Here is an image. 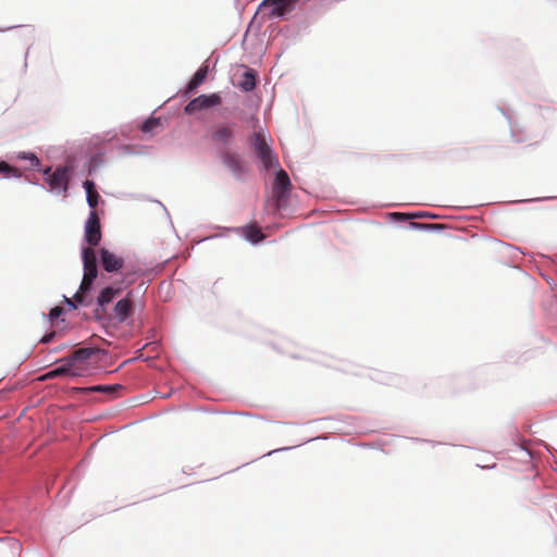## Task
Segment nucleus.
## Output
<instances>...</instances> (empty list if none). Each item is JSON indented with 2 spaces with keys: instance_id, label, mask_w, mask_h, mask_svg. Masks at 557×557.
Returning <instances> with one entry per match:
<instances>
[{
  "instance_id": "f257e3e1",
  "label": "nucleus",
  "mask_w": 557,
  "mask_h": 557,
  "mask_svg": "<svg viewBox=\"0 0 557 557\" xmlns=\"http://www.w3.org/2000/svg\"><path fill=\"white\" fill-rule=\"evenodd\" d=\"M251 145L256 156L260 159L265 170L278 166V160L261 133H255L251 137Z\"/></svg>"
},
{
  "instance_id": "f03ea898",
  "label": "nucleus",
  "mask_w": 557,
  "mask_h": 557,
  "mask_svg": "<svg viewBox=\"0 0 557 557\" xmlns=\"http://www.w3.org/2000/svg\"><path fill=\"white\" fill-rule=\"evenodd\" d=\"M44 174L47 176L46 183L49 185L51 190L66 194L70 181L67 168L58 166L53 172H51V168H47L44 170Z\"/></svg>"
},
{
  "instance_id": "7ed1b4c3",
  "label": "nucleus",
  "mask_w": 557,
  "mask_h": 557,
  "mask_svg": "<svg viewBox=\"0 0 557 557\" xmlns=\"http://www.w3.org/2000/svg\"><path fill=\"white\" fill-rule=\"evenodd\" d=\"M222 99L218 94L201 95L189 101L184 111L187 114H194L198 111L206 110L221 103Z\"/></svg>"
},
{
  "instance_id": "20e7f679",
  "label": "nucleus",
  "mask_w": 557,
  "mask_h": 557,
  "mask_svg": "<svg viewBox=\"0 0 557 557\" xmlns=\"http://www.w3.org/2000/svg\"><path fill=\"white\" fill-rule=\"evenodd\" d=\"M85 239L90 246H97L101 240L100 219L97 211H90L86 221Z\"/></svg>"
},
{
  "instance_id": "39448f33",
  "label": "nucleus",
  "mask_w": 557,
  "mask_h": 557,
  "mask_svg": "<svg viewBox=\"0 0 557 557\" xmlns=\"http://www.w3.org/2000/svg\"><path fill=\"white\" fill-rule=\"evenodd\" d=\"M296 1L297 0H264L261 3L260 9H270V16L280 17L289 13L294 9Z\"/></svg>"
},
{
  "instance_id": "423d86ee",
  "label": "nucleus",
  "mask_w": 557,
  "mask_h": 557,
  "mask_svg": "<svg viewBox=\"0 0 557 557\" xmlns=\"http://www.w3.org/2000/svg\"><path fill=\"white\" fill-rule=\"evenodd\" d=\"M98 274L90 275L88 273H84L79 289L74 295L73 300L66 299L67 304L72 306L74 309L77 308V305L87 306L90 301L86 299V294L90 290L94 281L96 280Z\"/></svg>"
},
{
  "instance_id": "0eeeda50",
  "label": "nucleus",
  "mask_w": 557,
  "mask_h": 557,
  "mask_svg": "<svg viewBox=\"0 0 557 557\" xmlns=\"http://www.w3.org/2000/svg\"><path fill=\"white\" fill-rule=\"evenodd\" d=\"M235 138V131L233 126L221 123L213 127L211 133V140L214 144H220L223 146H227L233 143Z\"/></svg>"
},
{
  "instance_id": "6e6552de",
  "label": "nucleus",
  "mask_w": 557,
  "mask_h": 557,
  "mask_svg": "<svg viewBox=\"0 0 557 557\" xmlns=\"http://www.w3.org/2000/svg\"><path fill=\"white\" fill-rule=\"evenodd\" d=\"M290 186L292 184L288 174L286 171L280 170L276 173L273 184V196L277 203H280L286 197V193L289 190Z\"/></svg>"
},
{
  "instance_id": "1a4fd4ad",
  "label": "nucleus",
  "mask_w": 557,
  "mask_h": 557,
  "mask_svg": "<svg viewBox=\"0 0 557 557\" xmlns=\"http://www.w3.org/2000/svg\"><path fill=\"white\" fill-rule=\"evenodd\" d=\"M100 259L102 268L110 273L119 272L124 265L123 258L116 256L106 248L100 249Z\"/></svg>"
},
{
  "instance_id": "9d476101",
  "label": "nucleus",
  "mask_w": 557,
  "mask_h": 557,
  "mask_svg": "<svg viewBox=\"0 0 557 557\" xmlns=\"http://www.w3.org/2000/svg\"><path fill=\"white\" fill-rule=\"evenodd\" d=\"M64 363L61 367H58L49 372H47L41 380H51L59 376H78L81 375V370L77 368H73V364L69 362L66 358L63 359Z\"/></svg>"
},
{
  "instance_id": "9b49d317",
  "label": "nucleus",
  "mask_w": 557,
  "mask_h": 557,
  "mask_svg": "<svg viewBox=\"0 0 557 557\" xmlns=\"http://www.w3.org/2000/svg\"><path fill=\"white\" fill-rule=\"evenodd\" d=\"M224 165L236 176L240 177L244 173V166L239 156L232 151H224L221 154Z\"/></svg>"
},
{
  "instance_id": "f8f14e48",
  "label": "nucleus",
  "mask_w": 557,
  "mask_h": 557,
  "mask_svg": "<svg viewBox=\"0 0 557 557\" xmlns=\"http://www.w3.org/2000/svg\"><path fill=\"white\" fill-rule=\"evenodd\" d=\"M132 292L121 300H119L114 307L115 317L120 322H124L134 310L133 300L131 298Z\"/></svg>"
},
{
  "instance_id": "ddd939ff",
  "label": "nucleus",
  "mask_w": 557,
  "mask_h": 557,
  "mask_svg": "<svg viewBox=\"0 0 557 557\" xmlns=\"http://www.w3.org/2000/svg\"><path fill=\"white\" fill-rule=\"evenodd\" d=\"M83 264H84V273H88L90 275L98 274L97 269V257L92 247H86L82 252Z\"/></svg>"
},
{
  "instance_id": "4468645a",
  "label": "nucleus",
  "mask_w": 557,
  "mask_h": 557,
  "mask_svg": "<svg viewBox=\"0 0 557 557\" xmlns=\"http://www.w3.org/2000/svg\"><path fill=\"white\" fill-rule=\"evenodd\" d=\"M96 352L97 350L95 348H79L75 350L71 356L66 357V359L73 364V368H76V363L88 360Z\"/></svg>"
},
{
  "instance_id": "2eb2a0df",
  "label": "nucleus",
  "mask_w": 557,
  "mask_h": 557,
  "mask_svg": "<svg viewBox=\"0 0 557 557\" xmlns=\"http://www.w3.org/2000/svg\"><path fill=\"white\" fill-rule=\"evenodd\" d=\"M123 389V386L120 384H113V385H94L88 387H78L76 391L79 393L88 394V393H104L108 395L113 394L116 391Z\"/></svg>"
},
{
  "instance_id": "dca6fc26",
  "label": "nucleus",
  "mask_w": 557,
  "mask_h": 557,
  "mask_svg": "<svg viewBox=\"0 0 557 557\" xmlns=\"http://www.w3.org/2000/svg\"><path fill=\"white\" fill-rule=\"evenodd\" d=\"M122 289L120 287L108 286L100 292L97 298V304L100 307H104L106 305L110 304L117 295H120Z\"/></svg>"
},
{
  "instance_id": "f3484780",
  "label": "nucleus",
  "mask_w": 557,
  "mask_h": 557,
  "mask_svg": "<svg viewBox=\"0 0 557 557\" xmlns=\"http://www.w3.org/2000/svg\"><path fill=\"white\" fill-rule=\"evenodd\" d=\"M243 232H244V235L246 236V238L253 244H257L264 238V235H263L261 228L256 224L245 226L243 228Z\"/></svg>"
},
{
  "instance_id": "a211bd4d",
  "label": "nucleus",
  "mask_w": 557,
  "mask_h": 557,
  "mask_svg": "<svg viewBox=\"0 0 557 557\" xmlns=\"http://www.w3.org/2000/svg\"><path fill=\"white\" fill-rule=\"evenodd\" d=\"M207 73H208V70L207 67H200L196 73L195 75L193 76V78L189 81L188 85H187V88H186V92H191L193 90H195L198 86H200L202 84V82L206 79L207 77Z\"/></svg>"
},
{
  "instance_id": "6ab92c4d",
  "label": "nucleus",
  "mask_w": 557,
  "mask_h": 557,
  "mask_svg": "<svg viewBox=\"0 0 557 557\" xmlns=\"http://www.w3.org/2000/svg\"><path fill=\"white\" fill-rule=\"evenodd\" d=\"M239 86L245 91H251L256 87V75L250 71L245 72Z\"/></svg>"
},
{
  "instance_id": "aec40b11",
  "label": "nucleus",
  "mask_w": 557,
  "mask_h": 557,
  "mask_svg": "<svg viewBox=\"0 0 557 557\" xmlns=\"http://www.w3.org/2000/svg\"><path fill=\"white\" fill-rule=\"evenodd\" d=\"M0 174H3L5 176L13 175L16 177H20L22 175L21 171L18 169L10 165L9 163H7L4 161L0 162Z\"/></svg>"
},
{
  "instance_id": "412c9836",
  "label": "nucleus",
  "mask_w": 557,
  "mask_h": 557,
  "mask_svg": "<svg viewBox=\"0 0 557 557\" xmlns=\"http://www.w3.org/2000/svg\"><path fill=\"white\" fill-rule=\"evenodd\" d=\"M99 199H100V196L97 190L94 193L89 191V194H87V202H88V206L91 208V211H96Z\"/></svg>"
},
{
  "instance_id": "4be33fe9",
  "label": "nucleus",
  "mask_w": 557,
  "mask_h": 557,
  "mask_svg": "<svg viewBox=\"0 0 557 557\" xmlns=\"http://www.w3.org/2000/svg\"><path fill=\"white\" fill-rule=\"evenodd\" d=\"M159 120L158 119H149L145 121L141 125V131L144 133H149L153 131L157 126H159Z\"/></svg>"
},
{
  "instance_id": "5701e85b",
  "label": "nucleus",
  "mask_w": 557,
  "mask_h": 557,
  "mask_svg": "<svg viewBox=\"0 0 557 557\" xmlns=\"http://www.w3.org/2000/svg\"><path fill=\"white\" fill-rule=\"evenodd\" d=\"M18 158L30 160L33 168H38L40 165L39 159L34 153L22 152L18 154Z\"/></svg>"
},
{
  "instance_id": "b1692460",
  "label": "nucleus",
  "mask_w": 557,
  "mask_h": 557,
  "mask_svg": "<svg viewBox=\"0 0 557 557\" xmlns=\"http://www.w3.org/2000/svg\"><path fill=\"white\" fill-rule=\"evenodd\" d=\"M62 313H63V308H62V307L57 306V307H54V308H52V309L50 310V312H49V319H50L51 321H53V320L58 319Z\"/></svg>"
},
{
  "instance_id": "393cba45",
  "label": "nucleus",
  "mask_w": 557,
  "mask_h": 557,
  "mask_svg": "<svg viewBox=\"0 0 557 557\" xmlns=\"http://www.w3.org/2000/svg\"><path fill=\"white\" fill-rule=\"evenodd\" d=\"M85 190H86V194H89V191H96V186H95V183L92 181H85L84 184H83Z\"/></svg>"
},
{
  "instance_id": "a878e982",
  "label": "nucleus",
  "mask_w": 557,
  "mask_h": 557,
  "mask_svg": "<svg viewBox=\"0 0 557 557\" xmlns=\"http://www.w3.org/2000/svg\"><path fill=\"white\" fill-rule=\"evenodd\" d=\"M393 216L397 220H408L410 218H413L414 215H411V214H407V213H401V212H395L393 213Z\"/></svg>"
},
{
  "instance_id": "bb28decb",
  "label": "nucleus",
  "mask_w": 557,
  "mask_h": 557,
  "mask_svg": "<svg viewBox=\"0 0 557 557\" xmlns=\"http://www.w3.org/2000/svg\"><path fill=\"white\" fill-rule=\"evenodd\" d=\"M54 336H55V332L48 333L41 337L40 343L48 344L53 339Z\"/></svg>"
},
{
  "instance_id": "cd10ccee",
  "label": "nucleus",
  "mask_w": 557,
  "mask_h": 557,
  "mask_svg": "<svg viewBox=\"0 0 557 557\" xmlns=\"http://www.w3.org/2000/svg\"><path fill=\"white\" fill-rule=\"evenodd\" d=\"M410 226H412V227H419V226L429 227V225L418 224V223H414V222H411Z\"/></svg>"
}]
</instances>
